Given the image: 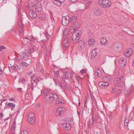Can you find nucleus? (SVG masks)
Instances as JSON below:
<instances>
[{
    "label": "nucleus",
    "instance_id": "obj_8",
    "mask_svg": "<svg viewBox=\"0 0 134 134\" xmlns=\"http://www.w3.org/2000/svg\"><path fill=\"white\" fill-rule=\"evenodd\" d=\"M133 50L132 48L126 50L124 53V55L126 57H129L132 54Z\"/></svg>",
    "mask_w": 134,
    "mask_h": 134
},
{
    "label": "nucleus",
    "instance_id": "obj_27",
    "mask_svg": "<svg viewBox=\"0 0 134 134\" xmlns=\"http://www.w3.org/2000/svg\"><path fill=\"white\" fill-rule=\"evenodd\" d=\"M78 44L79 47L81 48H83L85 46V43L84 42L80 40L79 41Z\"/></svg>",
    "mask_w": 134,
    "mask_h": 134
},
{
    "label": "nucleus",
    "instance_id": "obj_30",
    "mask_svg": "<svg viewBox=\"0 0 134 134\" xmlns=\"http://www.w3.org/2000/svg\"><path fill=\"white\" fill-rule=\"evenodd\" d=\"M15 106V105L14 104H13L12 103H8V104L7 106V107L8 106L11 107V110H12L14 108V107Z\"/></svg>",
    "mask_w": 134,
    "mask_h": 134
},
{
    "label": "nucleus",
    "instance_id": "obj_13",
    "mask_svg": "<svg viewBox=\"0 0 134 134\" xmlns=\"http://www.w3.org/2000/svg\"><path fill=\"white\" fill-rule=\"evenodd\" d=\"M18 56V60H26L27 59L26 55V54L24 52H22L19 54Z\"/></svg>",
    "mask_w": 134,
    "mask_h": 134
},
{
    "label": "nucleus",
    "instance_id": "obj_61",
    "mask_svg": "<svg viewBox=\"0 0 134 134\" xmlns=\"http://www.w3.org/2000/svg\"><path fill=\"white\" fill-rule=\"evenodd\" d=\"M70 78L71 80H72V77H73V74L72 73H70Z\"/></svg>",
    "mask_w": 134,
    "mask_h": 134
},
{
    "label": "nucleus",
    "instance_id": "obj_63",
    "mask_svg": "<svg viewBox=\"0 0 134 134\" xmlns=\"http://www.w3.org/2000/svg\"><path fill=\"white\" fill-rule=\"evenodd\" d=\"M21 88H18L17 89V90H18V91H21Z\"/></svg>",
    "mask_w": 134,
    "mask_h": 134
},
{
    "label": "nucleus",
    "instance_id": "obj_9",
    "mask_svg": "<svg viewBox=\"0 0 134 134\" xmlns=\"http://www.w3.org/2000/svg\"><path fill=\"white\" fill-rule=\"evenodd\" d=\"M31 5L33 7L35 6V10L37 12H41L42 10V5L41 4L38 3L36 4H35L34 3L31 4Z\"/></svg>",
    "mask_w": 134,
    "mask_h": 134
},
{
    "label": "nucleus",
    "instance_id": "obj_41",
    "mask_svg": "<svg viewBox=\"0 0 134 134\" xmlns=\"http://www.w3.org/2000/svg\"><path fill=\"white\" fill-rule=\"evenodd\" d=\"M19 81L20 82L23 83L25 82H26V80L24 78H20L19 79Z\"/></svg>",
    "mask_w": 134,
    "mask_h": 134
},
{
    "label": "nucleus",
    "instance_id": "obj_11",
    "mask_svg": "<svg viewBox=\"0 0 134 134\" xmlns=\"http://www.w3.org/2000/svg\"><path fill=\"white\" fill-rule=\"evenodd\" d=\"M65 108L63 107H59L58 108L56 109V114L58 115L61 116L62 114L63 113L64 109Z\"/></svg>",
    "mask_w": 134,
    "mask_h": 134
},
{
    "label": "nucleus",
    "instance_id": "obj_49",
    "mask_svg": "<svg viewBox=\"0 0 134 134\" xmlns=\"http://www.w3.org/2000/svg\"><path fill=\"white\" fill-rule=\"evenodd\" d=\"M12 70H16L19 69L18 66V65H16V66H14L12 67Z\"/></svg>",
    "mask_w": 134,
    "mask_h": 134
},
{
    "label": "nucleus",
    "instance_id": "obj_4",
    "mask_svg": "<svg viewBox=\"0 0 134 134\" xmlns=\"http://www.w3.org/2000/svg\"><path fill=\"white\" fill-rule=\"evenodd\" d=\"M70 44V41L68 38H66L63 40L62 45L64 48L66 49L69 47Z\"/></svg>",
    "mask_w": 134,
    "mask_h": 134
},
{
    "label": "nucleus",
    "instance_id": "obj_29",
    "mask_svg": "<svg viewBox=\"0 0 134 134\" xmlns=\"http://www.w3.org/2000/svg\"><path fill=\"white\" fill-rule=\"evenodd\" d=\"M59 86H60V88L64 89V90L65 91H67L68 90L67 86L63 83V84L61 83Z\"/></svg>",
    "mask_w": 134,
    "mask_h": 134
},
{
    "label": "nucleus",
    "instance_id": "obj_60",
    "mask_svg": "<svg viewBox=\"0 0 134 134\" xmlns=\"http://www.w3.org/2000/svg\"><path fill=\"white\" fill-rule=\"evenodd\" d=\"M9 100L11 101H13L15 100V99L14 98H11L9 99Z\"/></svg>",
    "mask_w": 134,
    "mask_h": 134
},
{
    "label": "nucleus",
    "instance_id": "obj_43",
    "mask_svg": "<svg viewBox=\"0 0 134 134\" xmlns=\"http://www.w3.org/2000/svg\"><path fill=\"white\" fill-rule=\"evenodd\" d=\"M28 75L31 78V79L32 80L33 78L35 76V74H32V72H30L28 74Z\"/></svg>",
    "mask_w": 134,
    "mask_h": 134
},
{
    "label": "nucleus",
    "instance_id": "obj_40",
    "mask_svg": "<svg viewBox=\"0 0 134 134\" xmlns=\"http://www.w3.org/2000/svg\"><path fill=\"white\" fill-rule=\"evenodd\" d=\"M26 61L25 62L26 63V64L28 66L30 65L31 64V60L30 59H27L25 60Z\"/></svg>",
    "mask_w": 134,
    "mask_h": 134
},
{
    "label": "nucleus",
    "instance_id": "obj_7",
    "mask_svg": "<svg viewBox=\"0 0 134 134\" xmlns=\"http://www.w3.org/2000/svg\"><path fill=\"white\" fill-rule=\"evenodd\" d=\"M62 126L63 129L65 130H70L71 128V125L69 123L65 122L62 124Z\"/></svg>",
    "mask_w": 134,
    "mask_h": 134
},
{
    "label": "nucleus",
    "instance_id": "obj_1",
    "mask_svg": "<svg viewBox=\"0 0 134 134\" xmlns=\"http://www.w3.org/2000/svg\"><path fill=\"white\" fill-rule=\"evenodd\" d=\"M42 93L45 96L44 98L45 101L49 103L56 100L59 97L58 95L56 93L51 92L50 90L48 89L43 90Z\"/></svg>",
    "mask_w": 134,
    "mask_h": 134
},
{
    "label": "nucleus",
    "instance_id": "obj_32",
    "mask_svg": "<svg viewBox=\"0 0 134 134\" xmlns=\"http://www.w3.org/2000/svg\"><path fill=\"white\" fill-rule=\"evenodd\" d=\"M53 3L54 4L59 7L62 4V3L60 2L59 0L54 1Z\"/></svg>",
    "mask_w": 134,
    "mask_h": 134
},
{
    "label": "nucleus",
    "instance_id": "obj_15",
    "mask_svg": "<svg viewBox=\"0 0 134 134\" xmlns=\"http://www.w3.org/2000/svg\"><path fill=\"white\" fill-rule=\"evenodd\" d=\"M94 72L95 73V75L99 77H101L102 76V74L100 70L98 68H95L94 70Z\"/></svg>",
    "mask_w": 134,
    "mask_h": 134
},
{
    "label": "nucleus",
    "instance_id": "obj_48",
    "mask_svg": "<svg viewBox=\"0 0 134 134\" xmlns=\"http://www.w3.org/2000/svg\"><path fill=\"white\" fill-rule=\"evenodd\" d=\"M54 74L55 76L58 77V75H59V72L58 71H55Z\"/></svg>",
    "mask_w": 134,
    "mask_h": 134
},
{
    "label": "nucleus",
    "instance_id": "obj_16",
    "mask_svg": "<svg viewBox=\"0 0 134 134\" xmlns=\"http://www.w3.org/2000/svg\"><path fill=\"white\" fill-rule=\"evenodd\" d=\"M69 74L66 73L62 76V79L64 82L66 83V80H69Z\"/></svg>",
    "mask_w": 134,
    "mask_h": 134
},
{
    "label": "nucleus",
    "instance_id": "obj_36",
    "mask_svg": "<svg viewBox=\"0 0 134 134\" xmlns=\"http://www.w3.org/2000/svg\"><path fill=\"white\" fill-rule=\"evenodd\" d=\"M104 80L105 81V82H108L110 81L111 79L110 76H106L104 77L103 78Z\"/></svg>",
    "mask_w": 134,
    "mask_h": 134
},
{
    "label": "nucleus",
    "instance_id": "obj_25",
    "mask_svg": "<svg viewBox=\"0 0 134 134\" xmlns=\"http://www.w3.org/2000/svg\"><path fill=\"white\" fill-rule=\"evenodd\" d=\"M105 3L106 6L104 7V8L109 7L111 5V2L109 0H105Z\"/></svg>",
    "mask_w": 134,
    "mask_h": 134
},
{
    "label": "nucleus",
    "instance_id": "obj_17",
    "mask_svg": "<svg viewBox=\"0 0 134 134\" xmlns=\"http://www.w3.org/2000/svg\"><path fill=\"white\" fill-rule=\"evenodd\" d=\"M102 10L97 8H95L94 10V13L96 15H99L102 14Z\"/></svg>",
    "mask_w": 134,
    "mask_h": 134
},
{
    "label": "nucleus",
    "instance_id": "obj_34",
    "mask_svg": "<svg viewBox=\"0 0 134 134\" xmlns=\"http://www.w3.org/2000/svg\"><path fill=\"white\" fill-rule=\"evenodd\" d=\"M94 121H92L91 122L89 121L87 123V125H88V127L91 128L92 126L94 125Z\"/></svg>",
    "mask_w": 134,
    "mask_h": 134
},
{
    "label": "nucleus",
    "instance_id": "obj_50",
    "mask_svg": "<svg viewBox=\"0 0 134 134\" xmlns=\"http://www.w3.org/2000/svg\"><path fill=\"white\" fill-rule=\"evenodd\" d=\"M92 101V104H93L94 103H95V100L94 98L92 97L91 96Z\"/></svg>",
    "mask_w": 134,
    "mask_h": 134
},
{
    "label": "nucleus",
    "instance_id": "obj_23",
    "mask_svg": "<svg viewBox=\"0 0 134 134\" xmlns=\"http://www.w3.org/2000/svg\"><path fill=\"white\" fill-rule=\"evenodd\" d=\"M73 30L74 31H76V30L78 29L79 28V25L78 22H76L73 24Z\"/></svg>",
    "mask_w": 134,
    "mask_h": 134
},
{
    "label": "nucleus",
    "instance_id": "obj_44",
    "mask_svg": "<svg viewBox=\"0 0 134 134\" xmlns=\"http://www.w3.org/2000/svg\"><path fill=\"white\" fill-rule=\"evenodd\" d=\"M54 80L56 83L55 85L56 86L57 85V84H58L59 86L60 85L61 83V82L57 79H55Z\"/></svg>",
    "mask_w": 134,
    "mask_h": 134
},
{
    "label": "nucleus",
    "instance_id": "obj_47",
    "mask_svg": "<svg viewBox=\"0 0 134 134\" xmlns=\"http://www.w3.org/2000/svg\"><path fill=\"white\" fill-rule=\"evenodd\" d=\"M91 1L89 2L86 4V8H88V7L90 6V4H91Z\"/></svg>",
    "mask_w": 134,
    "mask_h": 134
},
{
    "label": "nucleus",
    "instance_id": "obj_39",
    "mask_svg": "<svg viewBox=\"0 0 134 134\" xmlns=\"http://www.w3.org/2000/svg\"><path fill=\"white\" fill-rule=\"evenodd\" d=\"M20 65L21 66H22L24 68H25L28 66L27 65V64L25 62H22L21 63Z\"/></svg>",
    "mask_w": 134,
    "mask_h": 134
},
{
    "label": "nucleus",
    "instance_id": "obj_56",
    "mask_svg": "<svg viewBox=\"0 0 134 134\" xmlns=\"http://www.w3.org/2000/svg\"><path fill=\"white\" fill-rule=\"evenodd\" d=\"M3 113H0V118L1 119H2L3 118Z\"/></svg>",
    "mask_w": 134,
    "mask_h": 134
},
{
    "label": "nucleus",
    "instance_id": "obj_55",
    "mask_svg": "<svg viewBox=\"0 0 134 134\" xmlns=\"http://www.w3.org/2000/svg\"><path fill=\"white\" fill-rule=\"evenodd\" d=\"M21 134H28V133L27 131L26 130H23L21 132Z\"/></svg>",
    "mask_w": 134,
    "mask_h": 134
},
{
    "label": "nucleus",
    "instance_id": "obj_57",
    "mask_svg": "<svg viewBox=\"0 0 134 134\" xmlns=\"http://www.w3.org/2000/svg\"><path fill=\"white\" fill-rule=\"evenodd\" d=\"M78 0H69L70 2H75L77 1H78Z\"/></svg>",
    "mask_w": 134,
    "mask_h": 134
},
{
    "label": "nucleus",
    "instance_id": "obj_6",
    "mask_svg": "<svg viewBox=\"0 0 134 134\" xmlns=\"http://www.w3.org/2000/svg\"><path fill=\"white\" fill-rule=\"evenodd\" d=\"M69 18L68 15L64 16L62 19V23L63 25L64 26L67 25L69 22Z\"/></svg>",
    "mask_w": 134,
    "mask_h": 134
},
{
    "label": "nucleus",
    "instance_id": "obj_28",
    "mask_svg": "<svg viewBox=\"0 0 134 134\" xmlns=\"http://www.w3.org/2000/svg\"><path fill=\"white\" fill-rule=\"evenodd\" d=\"M39 81V80L38 79H35L32 81L34 82H35L37 85H38V86L39 87H42V86H43V85L42 83H41V82H40V83H38V82Z\"/></svg>",
    "mask_w": 134,
    "mask_h": 134
},
{
    "label": "nucleus",
    "instance_id": "obj_33",
    "mask_svg": "<svg viewBox=\"0 0 134 134\" xmlns=\"http://www.w3.org/2000/svg\"><path fill=\"white\" fill-rule=\"evenodd\" d=\"M76 16H72L70 20V22L71 23H74L76 21Z\"/></svg>",
    "mask_w": 134,
    "mask_h": 134
},
{
    "label": "nucleus",
    "instance_id": "obj_58",
    "mask_svg": "<svg viewBox=\"0 0 134 134\" xmlns=\"http://www.w3.org/2000/svg\"><path fill=\"white\" fill-rule=\"evenodd\" d=\"M115 91V89L114 88H113L112 89V90L111 91V92L112 93H114Z\"/></svg>",
    "mask_w": 134,
    "mask_h": 134
},
{
    "label": "nucleus",
    "instance_id": "obj_64",
    "mask_svg": "<svg viewBox=\"0 0 134 134\" xmlns=\"http://www.w3.org/2000/svg\"><path fill=\"white\" fill-rule=\"evenodd\" d=\"M121 92V90H119L118 91V93H120V92Z\"/></svg>",
    "mask_w": 134,
    "mask_h": 134
},
{
    "label": "nucleus",
    "instance_id": "obj_53",
    "mask_svg": "<svg viewBox=\"0 0 134 134\" xmlns=\"http://www.w3.org/2000/svg\"><path fill=\"white\" fill-rule=\"evenodd\" d=\"M28 51L29 52V53H30L31 54V53H32L34 52V50L33 48H30L29 49Z\"/></svg>",
    "mask_w": 134,
    "mask_h": 134
},
{
    "label": "nucleus",
    "instance_id": "obj_12",
    "mask_svg": "<svg viewBox=\"0 0 134 134\" xmlns=\"http://www.w3.org/2000/svg\"><path fill=\"white\" fill-rule=\"evenodd\" d=\"M98 84L99 86L103 88H105L109 85V83L107 82L101 81L98 82Z\"/></svg>",
    "mask_w": 134,
    "mask_h": 134
},
{
    "label": "nucleus",
    "instance_id": "obj_3",
    "mask_svg": "<svg viewBox=\"0 0 134 134\" xmlns=\"http://www.w3.org/2000/svg\"><path fill=\"white\" fill-rule=\"evenodd\" d=\"M81 30H76L72 35V40L75 43L78 42L80 38L81 37Z\"/></svg>",
    "mask_w": 134,
    "mask_h": 134
},
{
    "label": "nucleus",
    "instance_id": "obj_51",
    "mask_svg": "<svg viewBox=\"0 0 134 134\" xmlns=\"http://www.w3.org/2000/svg\"><path fill=\"white\" fill-rule=\"evenodd\" d=\"M66 120H68V121H70V122H74L73 119L71 118H68V120H67V119H66Z\"/></svg>",
    "mask_w": 134,
    "mask_h": 134
},
{
    "label": "nucleus",
    "instance_id": "obj_46",
    "mask_svg": "<svg viewBox=\"0 0 134 134\" xmlns=\"http://www.w3.org/2000/svg\"><path fill=\"white\" fill-rule=\"evenodd\" d=\"M87 72V69H83L80 71V72L81 74H83L84 73H86Z\"/></svg>",
    "mask_w": 134,
    "mask_h": 134
},
{
    "label": "nucleus",
    "instance_id": "obj_59",
    "mask_svg": "<svg viewBox=\"0 0 134 134\" xmlns=\"http://www.w3.org/2000/svg\"><path fill=\"white\" fill-rule=\"evenodd\" d=\"M7 99H2L1 100V102H2V103L3 102L5 101V100H7Z\"/></svg>",
    "mask_w": 134,
    "mask_h": 134
},
{
    "label": "nucleus",
    "instance_id": "obj_38",
    "mask_svg": "<svg viewBox=\"0 0 134 134\" xmlns=\"http://www.w3.org/2000/svg\"><path fill=\"white\" fill-rule=\"evenodd\" d=\"M95 42V40L94 39L92 38L90 39L88 41V43L89 44H93Z\"/></svg>",
    "mask_w": 134,
    "mask_h": 134
},
{
    "label": "nucleus",
    "instance_id": "obj_24",
    "mask_svg": "<svg viewBox=\"0 0 134 134\" xmlns=\"http://www.w3.org/2000/svg\"><path fill=\"white\" fill-rule=\"evenodd\" d=\"M38 17L40 20H43L45 19L46 16L45 14L43 13H41L38 15Z\"/></svg>",
    "mask_w": 134,
    "mask_h": 134
},
{
    "label": "nucleus",
    "instance_id": "obj_45",
    "mask_svg": "<svg viewBox=\"0 0 134 134\" xmlns=\"http://www.w3.org/2000/svg\"><path fill=\"white\" fill-rule=\"evenodd\" d=\"M25 53L26 54V57L27 58V59L28 58V57L30 56L31 55L30 53H29L28 51L26 52Z\"/></svg>",
    "mask_w": 134,
    "mask_h": 134
},
{
    "label": "nucleus",
    "instance_id": "obj_20",
    "mask_svg": "<svg viewBox=\"0 0 134 134\" xmlns=\"http://www.w3.org/2000/svg\"><path fill=\"white\" fill-rule=\"evenodd\" d=\"M107 40L105 37H103L100 39V44L101 45H107V43H106Z\"/></svg>",
    "mask_w": 134,
    "mask_h": 134
},
{
    "label": "nucleus",
    "instance_id": "obj_42",
    "mask_svg": "<svg viewBox=\"0 0 134 134\" xmlns=\"http://www.w3.org/2000/svg\"><path fill=\"white\" fill-rule=\"evenodd\" d=\"M16 122L14 121L13 122V125L12 126L11 130H14L15 129Z\"/></svg>",
    "mask_w": 134,
    "mask_h": 134
},
{
    "label": "nucleus",
    "instance_id": "obj_52",
    "mask_svg": "<svg viewBox=\"0 0 134 134\" xmlns=\"http://www.w3.org/2000/svg\"><path fill=\"white\" fill-rule=\"evenodd\" d=\"M6 48L5 46H2L0 47V52L2 51V49H5Z\"/></svg>",
    "mask_w": 134,
    "mask_h": 134
},
{
    "label": "nucleus",
    "instance_id": "obj_10",
    "mask_svg": "<svg viewBox=\"0 0 134 134\" xmlns=\"http://www.w3.org/2000/svg\"><path fill=\"white\" fill-rule=\"evenodd\" d=\"M126 59L124 58H122L119 59V64L121 67H124L126 65Z\"/></svg>",
    "mask_w": 134,
    "mask_h": 134
},
{
    "label": "nucleus",
    "instance_id": "obj_62",
    "mask_svg": "<svg viewBox=\"0 0 134 134\" xmlns=\"http://www.w3.org/2000/svg\"><path fill=\"white\" fill-rule=\"evenodd\" d=\"M12 67L11 66V65L10 64H9L8 65V67L9 68L12 67Z\"/></svg>",
    "mask_w": 134,
    "mask_h": 134
},
{
    "label": "nucleus",
    "instance_id": "obj_14",
    "mask_svg": "<svg viewBox=\"0 0 134 134\" xmlns=\"http://www.w3.org/2000/svg\"><path fill=\"white\" fill-rule=\"evenodd\" d=\"M29 15L30 17L33 19L36 18L37 16L36 13L34 10H29Z\"/></svg>",
    "mask_w": 134,
    "mask_h": 134
},
{
    "label": "nucleus",
    "instance_id": "obj_26",
    "mask_svg": "<svg viewBox=\"0 0 134 134\" xmlns=\"http://www.w3.org/2000/svg\"><path fill=\"white\" fill-rule=\"evenodd\" d=\"M105 0H99L98 2V4L100 5L101 7L104 8L106 6L105 3Z\"/></svg>",
    "mask_w": 134,
    "mask_h": 134
},
{
    "label": "nucleus",
    "instance_id": "obj_22",
    "mask_svg": "<svg viewBox=\"0 0 134 134\" xmlns=\"http://www.w3.org/2000/svg\"><path fill=\"white\" fill-rule=\"evenodd\" d=\"M63 100L61 99L57 100L55 102V105L59 106L61 105L62 104H63Z\"/></svg>",
    "mask_w": 134,
    "mask_h": 134
},
{
    "label": "nucleus",
    "instance_id": "obj_31",
    "mask_svg": "<svg viewBox=\"0 0 134 134\" xmlns=\"http://www.w3.org/2000/svg\"><path fill=\"white\" fill-rule=\"evenodd\" d=\"M20 22L21 24L20 25V27L21 30H19V34H21L24 31V27L23 26V24L21 20H20Z\"/></svg>",
    "mask_w": 134,
    "mask_h": 134
},
{
    "label": "nucleus",
    "instance_id": "obj_21",
    "mask_svg": "<svg viewBox=\"0 0 134 134\" xmlns=\"http://www.w3.org/2000/svg\"><path fill=\"white\" fill-rule=\"evenodd\" d=\"M132 96L131 91L129 90L128 91H127L125 92V97L127 98H131Z\"/></svg>",
    "mask_w": 134,
    "mask_h": 134
},
{
    "label": "nucleus",
    "instance_id": "obj_19",
    "mask_svg": "<svg viewBox=\"0 0 134 134\" xmlns=\"http://www.w3.org/2000/svg\"><path fill=\"white\" fill-rule=\"evenodd\" d=\"M97 54V53L96 52V49H94L93 50L91 53V59H93L96 56Z\"/></svg>",
    "mask_w": 134,
    "mask_h": 134
},
{
    "label": "nucleus",
    "instance_id": "obj_35",
    "mask_svg": "<svg viewBox=\"0 0 134 134\" xmlns=\"http://www.w3.org/2000/svg\"><path fill=\"white\" fill-rule=\"evenodd\" d=\"M108 121L109 122L111 123V121L113 119V116L112 114H109L108 115Z\"/></svg>",
    "mask_w": 134,
    "mask_h": 134
},
{
    "label": "nucleus",
    "instance_id": "obj_5",
    "mask_svg": "<svg viewBox=\"0 0 134 134\" xmlns=\"http://www.w3.org/2000/svg\"><path fill=\"white\" fill-rule=\"evenodd\" d=\"M35 119V115L34 113H31L28 116V121L31 124H34Z\"/></svg>",
    "mask_w": 134,
    "mask_h": 134
},
{
    "label": "nucleus",
    "instance_id": "obj_18",
    "mask_svg": "<svg viewBox=\"0 0 134 134\" xmlns=\"http://www.w3.org/2000/svg\"><path fill=\"white\" fill-rule=\"evenodd\" d=\"M34 82L32 81H31L30 83H29L28 84V90H29V88H31V90L30 91V93H32L34 89Z\"/></svg>",
    "mask_w": 134,
    "mask_h": 134
},
{
    "label": "nucleus",
    "instance_id": "obj_37",
    "mask_svg": "<svg viewBox=\"0 0 134 134\" xmlns=\"http://www.w3.org/2000/svg\"><path fill=\"white\" fill-rule=\"evenodd\" d=\"M129 122L128 120H125L124 121V128L126 129L128 126V124Z\"/></svg>",
    "mask_w": 134,
    "mask_h": 134
},
{
    "label": "nucleus",
    "instance_id": "obj_2",
    "mask_svg": "<svg viewBox=\"0 0 134 134\" xmlns=\"http://www.w3.org/2000/svg\"><path fill=\"white\" fill-rule=\"evenodd\" d=\"M124 76L122 75L121 77L114 79V86L121 87H124L125 85L124 82L122 81H120L123 79Z\"/></svg>",
    "mask_w": 134,
    "mask_h": 134
},
{
    "label": "nucleus",
    "instance_id": "obj_54",
    "mask_svg": "<svg viewBox=\"0 0 134 134\" xmlns=\"http://www.w3.org/2000/svg\"><path fill=\"white\" fill-rule=\"evenodd\" d=\"M95 122L96 123L97 122V119H98V116H96L94 117Z\"/></svg>",
    "mask_w": 134,
    "mask_h": 134
}]
</instances>
